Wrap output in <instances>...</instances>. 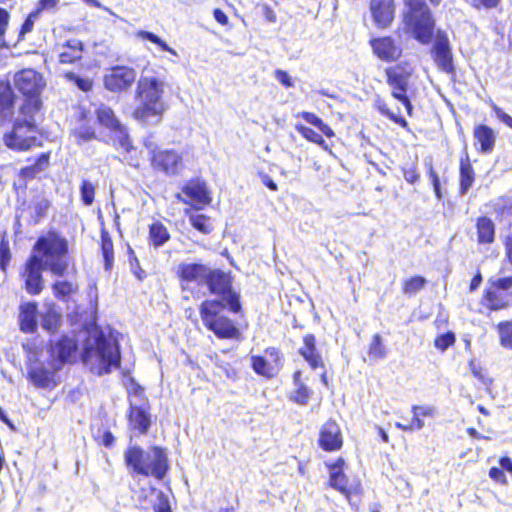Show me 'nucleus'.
Returning a JSON list of instances; mask_svg holds the SVG:
<instances>
[{
    "instance_id": "aec40b11",
    "label": "nucleus",
    "mask_w": 512,
    "mask_h": 512,
    "mask_svg": "<svg viewBox=\"0 0 512 512\" xmlns=\"http://www.w3.org/2000/svg\"><path fill=\"white\" fill-rule=\"evenodd\" d=\"M371 46L377 57L386 62L396 61L402 54V48L391 37L373 39Z\"/></svg>"
},
{
    "instance_id": "7ed1b4c3",
    "label": "nucleus",
    "mask_w": 512,
    "mask_h": 512,
    "mask_svg": "<svg viewBox=\"0 0 512 512\" xmlns=\"http://www.w3.org/2000/svg\"><path fill=\"white\" fill-rule=\"evenodd\" d=\"M120 350L114 338L95 330L84 343L82 360L90 371L99 376L108 374L120 365Z\"/></svg>"
},
{
    "instance_id": "7c9ffc66",
    "label": "nucleus",
    "mask_w": 512,
    "mask_h": 512,
    "mask_svg": "<svg viewBox=\"0 0 512 512\" xmlns=\"http://www.w3.org/2000/svg\"><path fill=\"white\" fill-rule=\"evenodd\" d=\"M474 182V170L467 160H461L460 164V192L466 194Z\"/></svg>"
},
{
    "instance_id": "69168bd1",
    "label": "nucleus",
    "mask_w": 512,
    "mask_h": 512,
    "mask_svg": "<svg viewBox=\"0 0 512 512\" xmlns=\"http://www.w3.org/2000/svg\"><path fill=\"white\" fill-rule=\"evenodd\" d=\"M301 117L308 122L309 124L317 127L319 124H321V120L317 115L311 112H302Z\"/></svg>"
},
{
    "instance_id": "de8ad7c7",
    "label": "nucleus",
    "mask_w": 512,
    "mask_h": 512,
    "mask_svg": "<svg viewBox=\"0 0 512 512\" xmlns=\"http://www.w3.org/2000/svg\"><path fill=\"white\" fill-rule=\"evenodd\" d=\"M81 198L85 205H91L94 200L95 188L89 181L84 180L81 188Z\"/></svg>"
},
{
    "instance_id": "603ef678",
    "label": "nucleus",
    "mask_w": 512,
    "mask_h": 512,
    "mask_svg": "<svg viewBox=\"0 0 512 512\" xmlns=\"http://www.w3.org/2000/svg\"><path fill=\"white\" fill-rule=\"evenodd\" d=\"M489 284L496 286V288L500 289L502 292L508 293L510 289H512V276L503 277L498 279H490Z\"/></svg>"
},
{
    "instance_id": "dca6fc26",
    "label": "nucleus",
    "mask_w": 512,
    "mask_h": 512,
    "mask_svg": "<svg viewBox=\"0 0 512 512\" xmlns=\"http://www.w3.org/2000/svg\"><path fill=\"white\" fill-rule=\"evenodd\" d=\"M433 59L440 70L445 73L454 71L452 53L448 37L442 32H438L432 48Z\"/></svg>"
},
{
    "instance_id": "412c9836",
    "label": "nucleus",
    "mask_w": 512,
    "mask_h": 512,
    "mask_svg": "<svg viewBox=\"0 0 512 512\" xmlns=\"http://www.w3.org/2000/svg\"><path fill=\"white\" fill-rule=\"evenodd\" d=\"M319 445L325 451H335L342 446V435L335 421H327L320 430Z\"/></svg>"
},
{
    "instance_id": "2eb2a0df",
    "label": "nucleus",
    "mask_w": 512,
    "mask_h": 512,
    "mask_svg": "<svg viewBox=\"0 0 512 512\" xmlns=\"http://www.w3.org/2000/svg\"><path fill=\"white\" fill-rule=\"evenodd\" d=\"M153 168L167 175H176L182 169V156L175 150L152 151Z\"/></svg>"
},
{
    "instance_id": "58836bf2",
    "label": "nucleus",
    "mask_w": 512,
    "mask_h": 512,
    "mask_svg": "<svg viewBox=\"0 0 512 512\" xmlns=\"http://www.w3.org/2000/svg\"><path fill=\"white\" fill-rule=\"evenodd\" d=\"M369 357L374 360L383 359L386 356V347L382 342L380 335L376 334L373 336L372 342L369 346Z\"/></svg>"
},
{
    "instance_id": "79ce46f5",
    "label": "nucleus",
    "mask_w": 512,
    "mask_h": 512,
    "mask_svg": "<svg viewBox=\"0 0 512 512\" xmlns=\"http://www.w3.org/2000/svg\"><path fill=\"white\" fill-rule=\"evenodd\" d=\"M500 343L503 347L512 349V321L502 322L498 325Z\"/></svg>"
},
{
    "instance_id": "f257e3e1",
    "label": "nucleus",
    "mask_w": 512,
    "mask_h": 512,
    "mask_svg": "<svg viewBox=\"0 0 512 512\" xmlns=\"http://www.w3.org/2000/svg\"><path fill=\"white\" fill-rule=\"evenodd\" d=\"M165 81L143 70L135 89L136 107L132 117L144 125H156L161 122L167 105L163 100Z\"/></svg>"
},
{
    "instance_id": "338daca9",
    "label": "nucleus",
    "mask_w": 512,
    "mask_h": 512,
    "mask_svg": "<svg viewBox=\"0 0 512 512\" xmlns=\"http://www.w3.org/2000/svg\"><path fill=\"white\" fill-rule=\"evenodd\" d=\"M131 269L133 274L139 279L143 280L146 277L145 272L140 268L139 262L136 258H134L133 261H131Z\"/></svg>"
},
{
    "instance_id": "6e6552de",
    "label": "nucleus",
    "mask_w": 512,
    "mask_h": 512,
    "mask_svg": "<svg viewBox=\"0 0 512 512\" xmlns=\"http://www.w3.org/2000/svg\"><path fill=\"white\" fill-rule=\"evenodd\" d=\"M14 84L17 90L25 96L20 107L21 113H38L41 107L39 95L44 87L41 75L32 69L22 70L15 75Z\"/></svg>"
},
{
    "instance_id": "864d4df0",
    "label": "nucleus",
    "mask_w": 512,
    "mask_h": 512,
    "mask_svg": "<svg viewBox=\"0 0 512 512\" xmlns=\"http://www.w3.org/2000/svg\"><path fill=\"white\" fill-rule=\"evenodd\" d=\"M59 1L60 0H39L35 12H38V15L43 11L54 12L57 10Z\"/></svg>"
},
{
    "instance_id": "cd10ccee",
    "label": "nucleus",
    "mask_w": 512,
    "mask_h": 512,
    "mask_svg": "<svg viewBox=\"0 0 512 512\" xmlns=\"http://www.w3.org/2000/svg\"><path fill=\"white\" fill-rule=\"evenodd\" d=\"M129 420L131 426L142 434L146 433L150 426V418L147 412L133 405H131Z\"/></svg>"
},
{
    "instance_id": "393cba45",
    "label": "nucleus",
    "mask_w": 512,
    "mask_h": 512,
    "mask_svg": "<svg viewBox=\"0 0 512 512\" xmlns=\"http://www.w3.org/2000/svg\"><path fill=\"white\" fill-rule=\"evenodd\" d=\"M482 302L490 310H500L507 306L509 294L490 284V287L485 291Z\"/></svg>"
},
{
    "instance_id": "774afa93",
    "label": "nucleus",
    "mask_w": 512,
    "mask_h": 512,
    "mask_svg": "<svg viewBox=\"0 0 512 512\" xmlns=\"http://www.w3.org/2000/svg\"><path fill=\"white\" fill-rule=\"evenodd\" d=\"M505 254L508 262L512 265V233L505 240Z\"/></svg>"
},
{
    "instance_id": "1a4fd4ad",
    "label": "nucleus",
    "mask_w": 512,
    "mask_h": 512,
    "mask_svg": "<svg viewBox=\"0 0 512 512\" xmlns=\"http://www.w3.org/2000/svg\"><path fill=\"white\" fill-rule=\"evenodd\" d=\"M209 291L221 297L218 301H223L232 313H239L241 310L240 296L233 291L230 277L220 270H210L205 279Z\"/></svg>"
},
{
    "instance_id": "a19ab883",
    "label": "nucleus",
    "mask_w": 512,
    "mask_h": 512,
    "mask_svg": "<svg viewBox=\"0 0 512 512\" xmlns=\"http://www.w3.org/2000/svg\"><path fill=\"white\" fill-rule=\"evenodd\" d=\"M296 129L308 141L316 143L324 149H327L326 142L323 137L313 129L303 125H297Z\"/></svg>"
},
{
    "instance_id": "6ab92c4d",
    "label": "nucleus",
    "mask_w": 512,
    "mask_h": 512,
    "mask_svg": "<svg viewBox=\"0 0 512 512\" xmlns=\"http://www.w3.org/2000/svg\"><path fill=\"white\" fill-rule=\"evenodd\" d=\"M370 11L375 24L380 28L388 27L395 14V6L393 0H371Z\"/></svg>"
},
{
    "instance_id": "680f3d73",
    "label": "nucleus",
    "mask_w": 512,
    "mask_h": 512,
    "mask_svg": "<svg viewBox=\"0 0 512 512\" xmlns=\"http://www.w3.org/2000/svg\"><path fill=\"white\" fill-rule=\"evenodd\" d=\"M412 412H413V418L409 422V425L413 426V430H420V429H422L424 427V422L419 417L418 406L417 405H414L412 407Z\"/></svg>"
},
{
    "instance_id": "f3484780",
    "label": "nucleus",
    "mask_w": 512,
    "mask_h": 512,
    "mask_svg": "<svg viewBox=\"0 0 512 512\" xmlns=\"http://www.w3.org/2000/svg\"><path fill=\"white\" fill-rule=\"evenodd\" d=\"M182 193L189 199V202L196 209H201L203 206L211 202V197L206 184L199 180H190L182 187Z\"/></svg>"
},
{
    "instance_id": "e2e57ef3",
    "label": "nucleus",
    "mask_w": 512,
    "mask_h": 512,
    "mask_svg": "<svg viewBox=\"0 0 512 512\" xmlns=\"http://www.w3.org/2000/svg\"><path fill=\"white\" fill-rule=\"evenodd\" d=\"M9 13L4 8H0V39L4 37L8 26Z\"/></svg>"
},
{
    "instance_id": "9d476101",
    "label": "nucleus",
    "mask_w": 512,
    "mask_h": 512,
    "mask_svg": "<svg viewBox=\"0 0 512 512\" xmlns=\"http://www.w3.org/2000/svg\"><path fill=\"white\" fill-rule=\"evenodd\" d=\"M405 24L412 36L421 44H428L433 36L435 21L428 7L409 9Z\"/></svg>"
},
{
    "instance_id": "c756f323",
    "label": "nucleus",
    "mask_w": 512,
    "mask_h": 512,
    "mask_svg": "<svg viewBox=\"0 0 512 512\" xmlns=\"http://www.w3.org/2000/svg\"><path fill=\"white\" fill-rule=\"evenodd\" d=\"M13 91L8 83L0 82V117H7L12 113Z\"/></svg>"
},
{
    "instance_id": "e433bc0d",
    "label": "nucleus",
    "mask_w": 512,
    "mask_h": 512,
    "mask_svg": "<svg viewBox=\"0 0 512 512\" xmlns=\"http://www.w3.org/2000/svg\"><path fill=\"white\" fill-rule=\"evenodd\" d=\"M61 322V315L53 308H48L42 315L41 325L48 332H55Z\"/></svg>"
},
{
    "instance_id": "5701e85b",
    "label": "nucleus",
    "mask_w": 512,
    "mask_h": 512,
    "mask_svg": "<svg viewBox=\"0 0 512 512\" xmlns=\"http://www.w3.org/2000/svg\"><path fill=\"white\" fill-rule=\"evenodd\" d=\"M177 274L182 281L202 283L209 275V268L203 264L181 263Z\"/></svg>"
},
{
    "instance_id": "bb28decb",
    "label": "nucleus",
    "mask_w": 512,
    "mask_h": 512,
    "mask_svg": "<svg viewBox=\"0 0 512 512\" xmlns=\"http://www.w3.org/2000/svg\"><path fill=\"white\" fill-rule=\"evenodd\" d=\"M479 244H490L495 239V225L487 217H480L476 223Z\"/></svg>"
},
{
    "instance_id": "49530a36",
    "label": "nucleus",
    "mask_w": 512,
    "mask_h": 512,
    "mask_svg": "<svg viewBox=\"0 0 512 512\" xmlns=\"http://www.w3.org/2000/svg\"><path fill=\"white\" fill-rule=\"evenodd\" d=\"M64 77L84 92H87L92 88V81L89 78L80 77L73 72L65 73Z\"/></svg>"
},
{
    "instance_id": "8fccbe9b",
    "label": "nucleus",
    "mask_w": 512,
    "mask_h": 512,
    "mask_svg": "<svg viewBox=\"0 0 512 512\" xmlns=\"http://www.w3.org/2000/svg\"><path fill=\"white\" fill-rule=\"evenodd\" d=\"M74 136L77 138L78 143L81 144V142L95 138V131L91 127L81 126L74 131Z\"/></svg>"
},
{
    "instance_id": "09e8293b",
    "label": "nucleus",
    "mask_w": 512,
    "mask_h": 512,
    "mask_svg": "<svg viewBox=\"0 0 512 512\" xmlns=\"http://www.w3.org/2000/svg\"><path fill=\"white\" fill-rule=\"evenodd\" d=\"M455 343V335L452 332H447L438 336L435 339V347L440 349L441 351H445L448 347L452 346Z\"/></svg>"
},
{
    "instance_id": "b1692460",
    "label": "nucleus",
    "mask_w": 512,
    "mask_h": 512,
    "mask_svg": "<svg viewBox=\"0 0 512 512\" xmlns=\"http://www.w3.org/2000/svg\"><path fill=\"white\" fill-rule=\"evenodd\" d=\"M299 352L312 369L323 367L322 358L316 349V339L314 335L307 334L304 336L303 346L299 349Z\"/></svg>"
},
{
    "instance_id": "a211bd4d",
    "label": "nucleus",
    "mask_w": 512,
    "mask_h": 512,
    "mask_svg": "<svg viewBox=\"0 0 512 512\" xmlns=\"http://www.w3.org/2000/svg\"><path fill=\"white\" fill-rule=\"evenodd\" d=\"M345 462L342 458L337 459L335 462L328 464L329 468V482L330 486L339 492H341L346 499L351 502V495L353 490L357 488H353L348 485V479L346 475L343 473Z\"/></svg>"
},
{
    "instance_id": "0eeeda50",
    "label": "nucleus",
    "mask_w": 512,
    "mask_h": 512,
    "mask_svg": "<svg viewBox=\"0 0 512 512\" xmlns=\"http://www.w3.org/2000/svg\"><path fill=\"white\" fill-rule=\"evenodd\" d=\"M37 112L21 113L17 117L13 130L4 136L6 146L16 151H26L40 145L37 138L35 114Z\"/></svg>"
},
{
    "instance_id": "f03ea898",
    "label": "nucleus",
    "mask_w": 512,
    "mask_h": 512,
    "mask_svg": "<svg viewBox=\"0 0 512 512\" xmlns=\"http://www.w3.org/2000/svg\"><path fill=\"white\" fill-rule=\"evenodd\" d=\"M77 348V342L73 337L63 335L51 340L48 367L36 358L33 359L35 355L31 353L28 356L30 362L28 377L30 381L38 388L48 389L55 386V372L72 359Z\"/></svg>"
},
{
    "instance_id": "4d7b16f0",
    "label": "nucleus",
    "mask_w": 512,
    "mask_h": 512,
    "mask_svg": "<svg viewBox=\"0 0 512 512\" xmlns=\"http://www.w3.org/2000/svg\"><path fill=\"white\" fill-rule=\"evenodd\" d=\"M50 207V202L47 199H40L34 205V212L36 214L37 220L43 218L48 209Z\"/></svg>"
},
{
    "instance_id": "9b49d317",
    "label": "nucleus",
    "mask_w": 512,
    "mask_h": 512,
    "mask_svg": "<svg viewBox=\"0 0 512 512\" xmlns=\"http://www.w3.org/2000/svg\"><path fill=\"white\" fill-rule=\"evenodd\" d=\"M411 74V69L402 65H396L386 69L387 83L391 88V94L403 104L409 116H412L413 110L412 103L407 96Z\"/></svg>"
},
{
    "instance_id": "423d86ee",
    "label": "nucleus",
    "mask_w": 512,
    "mask_h": 512,
    "mask_svg": "<svg viewBox=\"0 0 512 512\" xmlns=\"http://www.w3.org/2000/svg\"><path fill=\"white\" fill-rule=\"evenodd\" d=\"M227 307L223 301L205 300L199 308L204 326L220 339H235L240 335L234 322L222 314Z\"/></svg>"
},
{
    "instance_id": "473e14b6",
    "label": "nucleus",
    "mask_w": 512,
    "mask_h": 512,
    "mask_svg": "<svg viewBox=\"0 0 512 512\" xmlns=\"http://www.w3.org/2000/svg\"><path fill=\"white\" fill-rule=\"evenodd\" d=\"M48 164H49V154L42 153L37 157L34 164L22 168L21 174L23 177L33 178L38 173H40L44 169H46L48 167Z\"/></svg>"
},
{
    "instance_id": "ddd939ff",
    "label": "nucleus",
    "mask_w": 512,
    "mask_h": 512,
    "mask_svg": "<svg viewBox=\"0 0 512 512\" xmlns=\"http://www.w3.org/2000/svg\"><path fill=\"white\" fill-rule=\"evenodd\" d=\"M135 69L128 66H114L104 75V86L111 92L128 90L136 80Z\"/></svg>"
},
{
    "instance_id": "4468645a",
    "label": "nucleus",
    "mask_w": 512,
    "mask_h": 512,
    "mask_svg": "<svg viewBox=\"0 0 512 512\" xmlns=\"http://www.w3.org/2000/svg\"><path fill=\"white\" fill-rule=\"evenodd\" d=\"M96 115L99 123L113 131L116 134L120 145L128 151L130 147L128 133L126 128L116 118L113 110L106 105H101L96 110Z\"/></svg>"
},
{
    "instance_id": "bf43d9fd",
    "label": "nucleus",
    "mask_w": 512,
    "mask_h": 512,
    "mask_svg": "<svg viewBox=\"0 0 512 512\" xmlns=\"http://www.w3.org/2000/svg\"><path fill=\"white\" fill-rule=\"evenodd\" d=\"M469 368H470L472 375L475 378L479 379L484 384L486 383V378L483 373V369L479 364H477L474 360H471L469 362Z\"/></svg>"
},
{
    "instance_id": "37998d69",
    "label": "nucleus",
    "mask_w": 512,
    "mask_h": 512,
    "mask_svg": "<svg viewBox=\"0 0 512 512\" xmlns=\"http://www.w3.org/2000/svg\"><path fill=\"white\" fill-rule=\"evenodd\" d=\"M252 368L253 370L262 376L270 377L272 376V367L269 363L261 356H252Z\"/></svg>"
},
{
    "instance_id": "4be33fe9",
    "label": "nucleus",
    "mask_w": 512,
    "mask_h": 512,
    "mask_svg": "<svg viewBox=\"0 0 512 512\" xmlns=\"http://www.w3.org/2000/svg\"><path fill=\"white\" fill-rule=\"evenodd\" d=\"M58 59L61 64H72L79 61L83 54V43L73 38L58 45Z\"/></svg>"
},
{
    "instance_id": "39448f33",
    "label": "nucleus",
    "mask_w": 512,
    "mask_h": 512,
    "mask_svg": "<svg viewBox=\"0 0 512 512\" xmlns=\"http://www.w3.org/2000/svg\"><path fill=\"white\" fill-rule=\"evenodd\" d=\"M67 253V240L58 233L51 231L37 239L32 255H40L46 270L55 276L62 277L69 265L66 259Z\"/></svg>"
},
{
    "instance_id": "c9c22d12",
    "label": "nucleus",
    "mask_w": 512,
    "mask_h": 512,
    "mask_svg": "<svg viewBox=\"0 0 512 512\" xmlns=\"http://www.w3.org/2000/svg\"><path fill=\"white\" fill-rule=\"evenodd\" d=\"M136 37L142 40H148L151 43L155 44L160 50L167 51L175 57L178 56L177 52L173 48L169 47L164 40H162L160 37H158L152 32L141 30L136 33Z\"/></svg>"
},
{
    "instance_id": "052dcab7",
    "label": "nucleus",
    "mask_w": 512,
    "mask_h": 512,
    "mask_svg": "<svg viewBox=\"0 0 512 512\" xmlns=\"http://www.w3.org/2000/svg\"><path fill=\"white\" fill-rule=\"evenodd\" d=\"M493 110L495 112L496 117L503 122L505 125L512 129V117L505 113L501 108L496 105H493Z\"/></svg>"
},
{
    "instance_id": "72a5a7b5",
    "label": "nucleus",
    "mask_w": 512,
    "mask_h": 512,
    "mask_svg": "<svg viewBox=\"0 0 512 512\" xmlns=\"http://www.w3.org/2000/svg\"><path fill=\"white\" fill-rule=\"evenodd\" d=\"M149 236L155 247L162 246L170 238L167 228L160 222L153 223L150 226Z\"/></svg>"
},
{
    "instance_id": "c85d7f7f",
    "label": "nucleus",
    "mask_w": 512,
    "mask_h": 512,
    "mask_svg": "<svg viewBox=\"0 0 512 512\" xmlns=\"http://www.w3.org/2000/svg\"><path fill=\"white\" fill-rule=\"evenodd\" d=\"M474 136L480 143L482 152L489 153L492 151L495 144V135L491 128L486 125H479L474 131Z\"/></svg>"
},
{
    "instance_id": "f8f14e48",
    "label": "nucleus",
    "mask_w": 512,
    "mask_h": 512,
    "mask_svg": "<svg viewBox=\"0 0 512 512\" xmlns=\"http://www.w3.org/2000/svg\"><path fill=\"white\" fill-rule=\"evenodd\" d=\"M40 255H31L24 265L21 277L24 280L25 290L30 295H38L44 287L42 271L45 268Z\"/></svg>"
},
{
    "instance_id": "13d9d810",
    "label": "nucleus",
    "mask_w": 512,
    "mask_h": 512,
    "mask_svg": "<svg viewBox=\"0 0 512 512\" xmlns=\"http://www.w3.org/2000/svg\"><path fill=\"white\" fill-rule=\"evenodd\" d=\"M274 76L277 81H279L283 86L286 88H290L294 86V82L292 81V78L289 76V74L281 69H277L274 72Z\"/></svg>"
},
{
    "instance_id": "0e129e2a",
    "label": "nucleus",
    "mask_w": 512,
    "mask_h": 512,
    "mask_svg": "<svg viewBox=\"0 0 512 512\" xmlns=\"http://www.w3.org/2000/svg\"><path fill=\"white\" fill-rule=\"evenodd\" d=\"M503 470L504 469H502V468L500 469L497 467H492L489 471L490 478H492L493 480H495L497 482L505 483L506 477H505Z\"/></svg>"
},
{
    "instance_id": "5fc2aeb1",
    "label": "nucleus",
    "mask_w": 512,
    "mask_h": 512,
    "mask_svg": "<svg viewBox=\"0 0 512 512\" xmlns=\"http://www.w3.org/2000/svg\"><path fill=\"white\" fill-rule=\"evenodd\" d=\"M155 512H172L167 496L160 492L157 496V503L154 506Z\"/></svg>"
},
{
    "instance_id": "3c124183",
    "label": "nucleus",
    "mask_w": 512,
    "mask_h": 512,
    "mask_svg": "<svg viewBox=\"0 0 512 512\" xmlns=\"http://www.w3.org/2000/svg\"><path fill=\"white\" fill-rule=\"evenodd\" d=\"M39 17L38 12H31L28 17L25 19L24 23L21 26V30L19 33V40H22L24 36L31 32L34 26V21Z\"/></svg>"
},
{
    "instance_id": "6e6d98bb",
    "label": "nucleus",
    "mask_w": 512,
    "mask_h": 512,
    "mask_svg": "<svg viewBox=\"0 0 512 512\" xmlns=\"http://www.w3.org/2000/svg\"><path fill=\"white\" fill-rule=\"evenodd\" d=\"M428 169H429V177H430L431 183L433 185L435 195H436L437 199L440 200L442 198V194H441V190H440L439 177H438L437 173L434 171L431 163L428 164Z\"/></svg>"
},
{
    "instance_id": "4c0bfd02",
    "label": "nucleus",
    "mask_w": 512,
    "mask_h": 512,
    "mask_svg": "<svg viewBox=\"0 0 512 512\" xmlns=\"http://www.w3.org/2000/svg\"><path fill=\"white\" fill-rule=\"evenodd\" d=\"M191 225L203 234H209L213 230L210 219L202 214H191L189 217Z\"/></svg>"
},
{
    "instance_id": "2f4dec72",
    "label": "nucleus",
    "mask_w": 512,
    "mask_h": 512,
    "mask_svg": "<svg viewBox=\"0 0 512 512\" xmlns=\"http://www.w3.org/2000/svg\"><path fill=\"white\" fill-rule=\"evenodd\" d=\"M78 286L66 280H59L53 283L52 291L56 298L66 301L68 298L77 291Z\"/></svg>"
},
{
    "instance_id": "a18cd8bd",
    "label": "nucleus",
    "mask_w": 512,
    "mask_h": 512,
    "mask_svg": "<svg viewBox=\"0 0 512 512\" xmlns=\"http://www.w3.org/2000/svg\"><path fill=\"white\" fill-rule=\"evenodd\" d=\"M311 391L304 384H299V387L291 393L290 399L300 405H306L310 399Z\"/></svg>"
},
{
    "instance_id": "a878e982",
    "label": "nucleus",
    "mask_w": 512,
    "mask_h": 512,
    "mask_svg": "<svg viewBox=\"0 0 512 512\" xmlns=\"http://www.w3.org/2000/svg\"><path fill=\"white\" fill-rule=\"evenodd\" d=\"M37 305L34 302L24 303L20 306L19 322L23 332L31 333L37 327Z\"/></svg>"
},
{
    "instance_id": "f704fd0d",
    "label": "nucleus",
    "mask_w": 512,
    "mask_h": 512,
    "mask_svg": "<svg viewBox=\"0 0 512 512\" xmlns=\"http://www.w3.org/2000/svg\"><path fill=\"white\" fill-rule=\"evenodd\" d=\"M374 107L384 116L392 120L394 123L400 125L403 128H406L408 126L407 121L399 116L398 114L394 113L392 110L389 109L387 103L380 97H377L374 101Z\"/></svg>"
},
{
    "instance_id": "ea45409f",
    "label": "nucleus",
    "mask_w": 512,
    "mask_h": 512,
    "mask_svg": "<svg viewBox=\"0 0 512 512\" xmlns=\"http://www.w3.org/2000/svg\"><path fill=\"white\" fill-rule=\"evenodd\" d=\"M426 284V279L421 276H414L410 279H407L403 282V293L406 295H414Z\"/></svg>"
},
{
    "instance_id": "20e7f679",
    "label": "nucleus",
    "mask_w": 512,
    "mask_h": 512,
    "mask_svg": "<svg viewBox=\"0 0 512 512\" xmlns=\"http://www.w3.org/2000/svg\"><path fill=\"white\" fill-rule=\"evenodd\" d=\"M124 460L132 474L152 476L158 480H162L169 469L165 450L157 446L147 450L137 445L129 446L124 453Z\"/></svg>"
},
{
    "instance_id": "c03bdc74",
    "label": "nucleus",
    "mask_w": 512,
    "mask_h": 512,
    "mask_svg": "<svg viewBox=\"0 0 512 512\" xmlns=\"http://www.w3.org/2000/svg\"><path fill=\"white\" fill-rule=\"evenodd\" d=\"M101 249L105 261V268L108 270L111 268L113 262V243L106 235H102Z\"/></svg>"
}]
</instances>
